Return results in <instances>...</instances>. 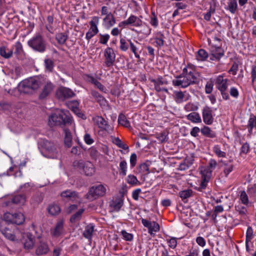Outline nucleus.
Segmentation results:
<instances>
[{
	"instance_id": "1",
	"label": "nucleus",
	"mask_w": 256,
	"mask_h": 256,
	"mask_svg": "<svg viewBox=\"0 0 256 256\" xmlns=\"http://www.w3.org/2000/svg\"><path fill=\"white\" fill-rule=\"evenodd\" d=\"M200 74L192 65H188L182 70V73L176 76L172 80L174 86L186 88L188 86L198 83Z\"/></svg>"
},
{
	"instance_id": "2",
	"label": "nucleus",
	"mask_w": 256,
	"mask_h": 256,
	"mask_svg": "<svg viewBox=\"0 0 256 256\" xmlns=\"http://www.w3.org/2000/svg\"><path fill=\"white\" fill-rule=\"evenodd\" d=\"M73 119L68 110H60L52 113L48 118V124L50 127L72 124Z\"/></svg>"
},
{
	"instance_id": "3",
	"label": "nucleus",
	"mask_w": 256,
	"mask_h": 256,
	"mask_svg": "<svg viewBox=\"0 0 256 256\" xmlns=\"http://www.w3.org/2000/svg\"><path fill=\"white\" fill-rule=\"evenodd\" d=\"M0 232L6 238L10 241L18 242L20 239L19 230L5 222H0Z\"/></svg>"
},
{
	"instance_id": "4",
	"label": "nucleus",
	"mask_w": 256,
	"mask_h": 256,
	"mask_svg": "<svg viewBox=\"0 0 256 256\" xmlns=\"http://www.w3.org/2000/svg\"><path fill=\"white\" fill-rule=\"evenodd\" d=\"M41 83V79L39 78H30L20 84L19 90L25 94L30 93L32 90H37Z\"/></svg>"
},
{
	"instance_id": "5",
	"label": "nucleus",
	"mask_w": 256,
	"mask_h": 256,
	"mask_svg": "<svg viewBox=\"0 0 256 256\" xmlns=\"http://www.w3.org/2000/svg\"><path fill=\"white\" fill-rule=\"evenodd\" d=\"M28 45L34 51L44 52L46 49V42L40 34H36L28 41Z\"/></svg>"
},
{
	"instance_id": "6",
	"label": "nucleus",
	"mask_w": 256,
	"mask_h": 256,
	"mask_svg": "<svg viewBox=\"0 0 256 256\" xmlns=\"http://www.w3.org/2000/svg\"><path fill=\"white\" fill-rule=\"evenodd\" d=\"M106 192V186L103 184H99L90 188L86 196V198L92 201L100 196H104Z\"/></svg>"
},
{
	"instance_id": "7",
	"label": "nucleus",
	"mask_w": 256,
	"mask_h": 256,
	"mask_svg": "<svg viewBox=\"0 0 256 256\" xmlns=\"http://www.w3.org/2000/svg\"><path fill=\"white\" fill-rule=\"evenodd\" d=\"M229 80L224 78L222 75L218 76L215 79V84L217 89L220 92L222 98L225 100L229 98V95L226 92Z\"/></svg>"
},
{
	"instance_id": "8",
	"label": "nucleus",
	"mask_w": 256,
	"mask_h": 256,
	"mask_svg": "<svg viewBox=\"0 0 256 256\" xmlns=\"http://www.w3.org/2000/svg\"><path fill=\"white\" fill-rule=\"evenodd\" d=\"M73 165L76 168L82 170L87 176H92L95 172V168L93 164L90 162H84L83 160H76L74 162Z\"/></svg>"
},
{
	"instance_id": "9",
	"label": "nucleus",
	"mask_w": 256,
	"mask_h": 256,
	"mask_svg": "<svg viewBox=\"0 0 256 256\" xmlns=\"http://www.w3.org/2000/svg\"><path fill=\"white\" fill-rule=\"evenodd\" d=\"M92 120L94 124L102 130H104L108 134H111L113 131V127L110 125L102 116H96L93 118Z\"/></svg>"
},
{
	"instance_id": "10",
	"label": "nucleus",
	"mask_w": 256,
	"mask_h": 256,
	"mask_svg": "<svg viewBox=\"0 0 256 256\" xmlns=\"http://www.w3.org/2000/svg\"><path fill=\"white\" fill-rule=\"evenodd\" d=\"M60 196L64 200L80 203L82 200L77 192L67 190L60 193Z\"/></svg>"
},
{
	"instance_id": "11",
	"label": "nucleus",
	"mask_w": 256,
	"mask_h": 256,
	"mask_svg": "<svg viewBox=\"0 0 256 256\" xmlns=\"http://www.w3.org/2000/svg\"><path fill=\"white\" fill-rule=\"evenodd\" d=\"M104 57L105 58L104 64L108 68H110L113 66L115 60L116 54L114 50L108 47L104 51Z\"/></svg>"
},
{
	"instance_id": "12",
	"label": "nucleus",
	"mask_w": 256,
	"mask_h": 256,
	"mask_svg": "<svg viewBox=\"0 0 256 256\" xmlns=\"http://www.w3.org/2000/svg\"><path fill=\"white\" fill-rule=\"evenodd\" d=\"M202 180L200 184L199 189H204L207 186L208 182L210 180L212 176V170H210L208 168H204L202 169L201 171Z\"/></svg>"
},
{
	"instance_id": "13",
	"label": "nucleus",
	"mask_w": 256,
	"mask_h": 256,
	"mask_svg": "<svg viewBox=\"0 0 256 256\" xmlns=\"http://www.w3.org/2000/svg\"><path fill=\"white\" fill-rule=\"evenodd\" d=\"M142 223L143 226L148 228V233L152 236H154V232H156L160 230V226L156 222H151L148 220L142 218Z\"/></svg>"
},
{
	"instance_id": "14",
	"label": "nucleus",
	"mask_w": 256,
	"mask_h": 256,
	"mask_svg": "<svg viewBox=\"0 0 256 256\" xmlns=\"http://www.w3.org/2000/svg\"><path fill=\"white\" fill-rule=\"evenodd\" d=\"M210 60H219L224 55V50L220 46H212L210 48Z\"/></svg>"
},
{
	"instance_id": "15",
	"label": "nucleus",
	"mask_w": 256,
	"mask_h": 256,
	"mask_svg": "<svg viewBox=\"0 0 256 256\" xmlns=\"http://www.w3.org/2000/svg\"><path fill=\"white\" fill-rule=\"evenodd\" d=\"M150 81L152 82L154 86V89L158 92H164L166 93L168 92V90L166 88H161V86L166 85L168 84V82L162 76H159L157 79H150Z\"/></svg>"
},
{
	"instance_id": "16",
	"label": "nucleus",
	"mask_w": 256,
	"mask_h": 256,
	"mask_svg": "<svg viewBox=\"0 0 256 256\" xmlns=\"http://www.w3.org/2000/svg\"><path fill=\"white\" fill-rule=\"evenodd\" d=\"M44 148L48 152V157L56 158L58 156V150L53 142L46 141L44 143Z\"/></svg>"
},
{
	"instance_id": "17",
	"label": "nucleus",
	"mask_w": 256,
	"mask_h": 256,
	"mask_svg": "<svg viewBox=\"0 0 256 256\" xmlns=\"http://www.w3.org/2000/svg\"><path fill=\"white\" fill-rule=\"evenodd\" d=\"M212 109L208 107L204 108L202 111V116L204 122L206 124H211L214 122L212 116Z\"/></svg>"
},
{
	"instance_id": "18",
	"label": "nucleus",
	"mask_w": 256,
	"mask_h": 256,
	"mask_svg": "<svg viewBox=\"0 0 256 256\" xmlns=\"http://www.w3.org/2000/svg\"><path fill=\"white\" fill-rule=\"evenodd\" d=\"M54 87V85L50 81L46 82L40 94V98L44 99L48 96L53 91Z\"/></svg>"
},
{
	"instance_id": "19",
	"label": "nucleus",
	"mask_w": 256,
	"mask_h": 256,
	"mask_svg": "<svg viewBox=\"0 0 256 256\" xmlns=\"http://www.w3.org/2000/svg\"><path fill=\"white\" fill-rule=\"evenodd\" d=\"M74 92L70 88L61 87L56 92V95L59 98L64 99L72 98L74 96Z\"/></svg>"
},
{
	"instance_id": "20",
	"label": "nucleus",
	"mask_w": 256,
	"mask_h": 256,
	"mask_svg": "<svg viewBox=\"0 0 256 256\" xmlns=\"http://www.w3.org/2000/svg\"><path fill=\"white\" fill-rule=\"evenodd\" d=\"M50 251V248L47 242L40 241L37 244L36 248V254L37 256L46 254Z\"/></svg>"
},
{
	"instance_id": "21",
	"label": "nucleus",
	"mask_w": 256,
	"mask_h": 256,
	"mask_svg": "<svg viewBox=\"0 0 256 256\" xmlns=\"http://www.w3.org/2000/svg\"><path fill=\"white\" fill-rule=\"evenodd\" d=\"M23 243L25 248L31 249L34 245V237L30 233L24 234L22 236Z\"/></svg>"
},
{
	"instance_id": "22",
	"label": "nucleus",
	"mask_w": 256,
	"mask_h": 256,
	"mask_svg": "<svg viewBox=\"0 0 256 256\" xmlns=\"http://www.w3.org/2000/svg\"><path fill=\"white\" fill-rule=\"evenodd\" d=\"M124 204V200L121 196L114 198L110 202V206L111 208L116 212H118Z\"/></svg>"
},
{
	"instance_id": "23",
	"label": "nucleus",
	"mask_w": 256,
	"mask_h": 256,
	"mask_svg": "<svg viewBox=\"0 0 256 256\" xmlns=\"http://www.w3.org/2000/svg\"><path fill=\"white\" fill-rule=\"evenodd\" d=\"M64 234V229L63 226V222H58L55 227L50 230V234L52 236L58 237Z\"/></svg>"
},
{
	"instance_id": "24",
	"label": "nucleus",
	"mask_w": 256,
	"mask_h": 256,
	"mask_svg": "<svg viewBox=\"0 0 256 256\" xmlns=\"http://www.w3.org/2000/svg\"><path fill=\"white\" fill-rule=\"evenodd\" d=\"M102 22L106 28H110L114 26L116 23V20L114 16L112 14H110L109 15L104 18Z\"/></svg>"
},
{
	"instance_id": "25",
	"label": "nucleus",
	"mask_w": 256,
	"mask_h": 256,
	"mask_svg": "<svg viewBox=\"0 0 256 256\" xmlns=\"http://www.w3.org/2000/svg\"><path fill=\"white\" fill-rule=\"evenodd\" d=\"M100 18L98 16H94L92 18L90 22V28L89 30L91 31L94 34H97L98 32V26L99 24Z\"/></svg>"
},
{
	"instance_id": "26",
	"label": "nucleus",
	"mask_w": 256,
	"mask_h": 256,
	"mask_svg": "<svg viewBox=\"0 0 256 256\" xmlns=\"http://www.w3.org/2000/svg\"><path fill=\"white\" fill-rule=\"evenodd\" d=\"M88 81L92 84H94L98 88L101 92L106 93L107 92L106 88L100 82H98L96 78L92 76H88Z\"/></svg>"
},
{
	"instance_id": "27",
	"label": "nucleus",
	"mask_w": 256,
	"mask_h": 256,
	"mask_svg": "<svg viewBox=\"0 0 256 256\" xmlns=\"http://www.w3.org/2000/svg\"><path fill=\"white\" fill-rule=\"evenodd\" d=\"M6 175L8 176H14L15 178L21 177L22 172L19 167L14 166L8 169Z\"/></svg>"
},
{
	"instance_id": "28",
	"label": "nucleus",
	"mask_w": 256,
	"mask_h": 256,
	"mask_svg": "<svg viewBox=\"0 0 256 256\" xmlns=\"http://www.w3.org/2000/svg\"><path fill=\"white\" fill-rule=\"evenodd\" d=\"M186 92H182V91L177 90L174 92L173 98L177 104L182 103L187 100V98H186L184 94Z\"/></svg>"
},
{
	"instance_id": "29",
	"label": "nucleus",
	"mask_w": 256,
	"mask_h": 256,
	"mask_svg": "<svg viewBox=\"0 0 256 256\" xmlns=\"http://www.w3.org/2000/svg\"><path fill=\"white\" fill-rule=\"evenodd\" d=\"M94 226L92 224H90L86 226L83 232L84 236L89 240H90L94 232Z\"/></svg>"
},
{
	"instance_id": "30",
	"label": "nucleus",
	"mask_w": 256,
	"mask_h": 256,
	"mask_svg": "<svg viewBox=\"0 0 256 256\" xmlns=\"http://www.w3.org/2000/svg\"><path fill=\"white\" fill-rule=\"evenodd\" d=\"M13 50L6 46H2L0 48V55L5 58H9L12 56Z\"/></svg>"
},
{
	"instance_id": "31",
	"label": "nucleus",
	"mask_w": 256,
	"mask_h": 256,
	"mask_svg": "<svg viewBox=\"0 0 256 256\" xmlns=\"http://www.w3.org/2000/svg\"><path fill=\"white\" fill-rule=\"evenodd\" d=\"M186 118L194 123H200L202 122L200 115L196 112H192L186 116Z\"/></svg>"
},
{
	"instance_id": "32",
	"label": "nucleus",
	"mask_w": 256,
	"mask_h": 256,
	"mask_svg": "<svg viewBox=\"0 0 256 256\" xmlns=\"http://www.w3.org/2000/svg\"><path fill=\"white\" fill-rule=\"evenodd\" d=\"M26 202V196L24 194H18L12 198V202L14 204L20 206L24 205Z\"/></svg>"
},
{
	"instance_id": "33",
	"label": "nucleus",
	"mask_w": 256,
	"mask_h": 256,
	"mask_svg": "<svg viewBox=\"0 0 256 256\" xmlns=\"http://www.w3.org/2000/svg\"><path fill=\"white\" fill-rule=\"evenodd\" d=\"M164 35L160 32H157L155 33L154 38L156 46L162 47L164 44Z\"/></svg>"
},
{
	"instance_id": "34",
	"label": "nucleus",
	"mask_w": 256,
	"mask_h": 256,
	"mask_svg": "<svg viewBox=\"0 0 256 256\" xmlns=\"http://www.w3.org/2000/svg\"><path fill=\"white\" fill-rule=\"evenodd\" d=\"M126 20L128 25L134 26H138L141 25L142 23V20L138 17L132 14L130 15Z\"/></svg>"
},
{
	"instance_id": "35",
	"label": "nucleus",
	"mask_w": 256,
	"mask_h": 256,
	"mask_svg": "<svg viewBox=\"0 0 256 256\" xmlns=\"http://www.w3.org/2000/svg\"><path fill=\"white\" fill-rule=\"evenodd\" d=\"M64 144L67 147L70 148L72 145V136L71 132L67 128H64Z\"/></svg>"
},
{
	"instance_id": "36",
	"label": "nucleus",
	"mask_w": 256,
	"mask_h": 256,
	"mask_svg": "<svg viewBox=\"0 0 256 256\" xmlns=\"http://www.w3.org/2000/svg\"><path fill=\"white\" fill-rule=\"evenodd\" d=\"M202 134L207 137L214 138L216 137V134L212 131L209 127L204 126L200 130Z\"/></svg>"
},
{
	"instance_id": "37",
	"label": "nucleus",
	"mask_w": 256,
	"mask_h": 256,
	"mask_svg": "<svg viewBox=\"0 0 256 256\" xmlns=\"http://www.w3.org/2000/svg\"><path fill=\"white\" fill-rule=\"evenodd\" d=\"M226 10H228L232 14H235L238 8L236 0H229L228 2Z\"/></svg>"
},
{
	"instance_id": "38",
	"label": "nucleus",
	"mask_w": 256,
	"mask_h": 256,
	"mask_svg": "<svg viewBox=\"0 0 256 256\" xmlns=\"http://www.w3.org/2000/svg\"><path fill=\"white\" fill-rule=\"evenodd\" d=\"M208 52L204 49H200L197 52L196 58L198 61H204L208 58Z\"/></svg>"
},
{
	"instance_id": "39",
	"label": "nucleus",
	"mask_w": 256,
	"mask_h": 256,
	"mask_svg": "<svg viewBox=\"0 0 256 256\" xmlns=\"http://www.w3.org/2000/svg\"><path fill=\"white\" fill-rule=\"evenodd\" d=\"M68 38V36L64 32H60L56 35V40L58 44L62 45L65 44Z\"/></svg>"
},
{
	"instance_id": "40",
	"label": "nucleus",
	"mask_w": 256,
	"mask_h": 256,
	"mask_svg": "<svg viewBox=\"0 0 256 256\" xmlns=\"http://www.w3.org/2000/svg\"><path fill=\"white\" fill-rule=\"evenodd\" d=\"M24 214L21 212H17L14 214V218L13 224H15L17 225L22 224L24 221Z\"/></svg>"
},
{
	"instance_id": "41",
	"label": "nucleus",
	"mask_w": 256,
	"mask_h": 256,
	"mask_svg": "<svg viewBox=\"0 0 256 256\" xmlns=\"http://www.w3.org/2000/svg\"><path fill=\"white\" fill-rule=\"evenodd\" d=\"M90 94L93 98L100 104H103L106 102L104 97L98 92L94 90H92Z\"/></svg>"
},
{
	"instance_id": "42",
	"label": "nucleus",
	"mask_w": 256,
	"mask_h": 256,
	"mask_svg": "<svg viewBox=\"0 0 256 256\" xmlns=\"http://www.w3.org/2000/svg\"><path fill=\"white\" fill-rule=\"evenodd\" d=\"M212 152L218 158H226V153L221 150L220 146L218 144L214 145L212 148Z\"/></svg>"
},
{
	"instance_id": "43",
	"label": "nucleus",
	"mask_w": 256,
	"mask_h": 256,
	"mask_svg": "<svg viewBox=\"0 0 256 256\" xmlns=\"http://www.w3.org/2000/svg\"><path fill=\"white\" fill-rule=\"evenodd\" d=\"M127 168H128V164L127 162L125 160H122L120 162L119 164V172L120 174L125 176L126 175V172H127Z\"/></svg>"
},
{
	"instance_id": "44",
	"label": "nucleus",
	"mask_w": 256,
	"mask_h": 256,
	"mask_svg": "<svg viewBox=\"0 0 256 256\" xmlns=\"http://www.w3.org/2000/svg\"><path fill=\"white\" fill-rule=\"evenodd\" d=\"M248 127L250 134L252 133V129L256 128V117L254 116H251L248 122Z\"/></svg>"
},
{
	"instance_id": "45",
	"label": "nucleus",
	"mask_w": 256,
	"mask_h": 256,
	"mask_svg": "<svg viewBox=\"0 0 256 256\" xmlns=\"http://www.w3.org/2000/svg\"><path fill=\"white\" fill-rule=\"evenodd\" d=\"M48 212L52 215H56L60 213V208L58 204H52L48 208Z\"/></svg>"
},
{
	"instance_id": "46",
	"label": "nucleus",
	"mask_w": 256,
	"mask_h": 256,
	"mask_svg": "<svg viewBox=\"0 0 256 256\" xmlns=\"http://www.w3.org/2000/svg\"><path fill=\"white\" fill-rule=\"evenodd\" d=\"M118 122L120 124L126 127L130 128V126L129 121L126 119L124 114H120L118 118Z\"/></svg>"
},
{
	"instance_id": "47",
	"label": "nucleus",
	"mask_w": 256,
	"mask_h": 256,
	"mask_svg": "<svg viewBox=\"0 0 256 256\" xmlns=\"http://www.w3.org/2000/svg\"><path fill=\"white\" fill-rule=\"evenodd\" d=\"M72 104H73L72 106V110L75 113L79 118H81L83 119L86 118L84 115L80 111L78 108V103L76 102H73Z\"/></svg>"
},
{
	"instance_id": "48",
	"label": "nucleus",
	"mask_w": 256,
	"mask_h": 256,
	"mask_svg": "<svg viewBox=\"0 0 256 256\" xmlns=\"http://www.w3.org/2000/svg\"><path fill=\"white\" fill-rule=\"evenodd\" d=\"M192 192H193L192 190L188 189L180 191L179 192V196L182 200L185 202H184V200L190 197L192 194Z\"/></svg>"
},
{
	"instance_id": "49",
	"label": "nucleus",
	"mask_w": 256,
	"mask_h": 256,
	"mask_svg": "<svg viewBox=\"0 0 256 256\" xmlns=\"http://www.w3.org/2000/svg\"><path fill=\"white\" fill-rule=\"evenodd\" d=\"M126 181L128 184L132 185L138 186L140 184V182L138 180L136 177L132 174H130L128 176Z\"/></svg>"
},
{
	"instance_id": "50",
	"label": "nucleus",
	"mask_w": 256,
	"mask_h": 256,
	"mask_svg": "<svg viewBox=\"0 0 256 256\" xmlns=\"http://www.w3.org/2000/svg\"><path fill=\"white\" fill-rule=\"evenodd\" d=\"M14 54L16 56H19L23 53L24 50L20 42H16L14 46Z\"/></svg>"
},
{
	"instance_id": "51",
	"label": "nucleus",
	"mask_w": 256,
	"mask_h": 256,
	"mask_svg": "<svg viewBox=\"0 0 256 256\" xmlns=\"http://www.w3.org/2000/svg\"><path fill=\"white\" fill-rule=\"evenodd\" d=\"M113 142L118 148L126 150L128 148V146L124 144L118 138H114L113 139Z\"/></svg>"
},
{
	"instance_id": "52",
	"label": "nucleus",
	"mask_w": 256,
	"mask_h": 256,
	"mask_svg": "<svg viewBox=\"0 0 256 256\" xmlns=\"http://www.w3.org/2000/svg\"><path fill=\"white\" fill-rule=\"evenodd\" d=\"M198 108V106L192 102H188L184 106V110L188 112H195V111L197 110Z\"/></svg>"
},
{
	"instance_id": "53",
	"label": "nucleus",
	"mask_w": 256,
	"mask_h": 256,
	"mask_svg": "<svg viewBox=\"0 0 256 256\" xmlns=\"http://www.w3.org/2000/svg\"><path fill=\"white\" fill-rule=\"evenodd\" d=\"M224 174L225 176H228L230 172H231L233 170L234 166L233 164H228L226 162L224 163Z\"/></svg>"
},
{
	"instance_id": "54",
	"label": "nucleus",
	"mask_w": 256,
	"mask_h": 256,
	"mask_svg": "<svg viewBox=\"0 0 256 256\" xmlns=\"http://www.w3.org/2000/svg\"><path fill=\"white\" fill-rule=\"evenodd\" d=\"M44 65L46 70L52 72L54 66V62L50 58H46L44 60Z\"/></svg>"
},
{
	"instance_id": "55",
	"label": "nucleus",
	"mask_w": 256,
	"mask_h": 256,
	"mask_svg": "<svg viewBox=\"0 0 256 256\" xmlns=\"http://www.w3.org/2000/svg\"><path fill=\"white\" fill-rule=\"evenodd\" d=\"M129 46V42H126L125 39L122 38L120 40V48L122 51H126L128 49Z\"/></svg>"
},
{
	"instance_id": "56",
	"label": "nucleus",
	"mask_w": 256,
	"mask_h": 256,
	"mask_svg": "<svg viewBox=\"0 0 256 256\" xmlns=\"http://www.w3.org/2000/svg\"><path fill=\"white\" fill-rule=\"evenodd\" d=\"M253 238V230L252 227L248 226L246 232V242H250Z\"/></svg>"
},
{
	"instance_id": "57",
	"label": "nucleus",
	"mask_w": 256,
	"mask_h": 256,
	"mask_svg": "<svg viewBox=\"0 0 256 256\" xmlns=\"http://www.w3.org/2000/svg\"><path fill=\"white\" fill-rule=\"evenodd\" d=\"M84 212V209L79 210L76 214H74V215L72 216L70 218L71 222H73L79 220Z\"/></svg>"
},
{
	"instance_id": "58",
	"label": "nucleus",
	"mask_w": 256,
	"mask_h": 256,
	"mask_svg": "<svg viewBox=\"0 0 256 256\" xmlns=\"http://www.w3.org/2000/svg\"><path fill=\"white\" fill-rule=\"evenodd\" d=\"M14 218V214H11L10 212H6L4 215V220H2V222H10V223L13 224Z\"/></svg>"
},
{
	"instance_id": "59",
	"label": "nucleus",
	"mask_w": 256,
	"mask_h": 256,
	"mask_svg": "<svg viewBox=\"0 0 256 256\" xmlns=\"http://www.w3.org/2000/svg\"><path fill=\"white\" fill-rule=\"evenodd\" d=\"M240 200L245 205H247L248 203V198L245 191H242L240 193Z\"/></svg>"
},
{
	"instance_id": "60",
	"label": "nucleus",
	"mask_w": 256,
	"mask_h": 256,
	"mask_svg": "<svg viewBox=\"0 0 256 256\" xmlns=\"http://www.w3.org/2000/svg\"><path fill=\"white\" fill-rule=\"evenodd\" d=\"M121 234L124 240L127 241H132L133 240V235L130 233L127 232L126 230H122Z\"/></svg>"
},
{
	"instance_id": "61",
	"label": "nucleus",
	"mask_w": 256,
	"mask_h": 256,
	"mask_svg": "<svg viewBox=\"0 0 256 256\" xmlns=\"http://www.w3.org/2000/svg\"><path fill=\"white\" fill-rule=\"evenodd\" d=\"M140 172L143 173L144 174H146L150 173L148 166L147 164L143 163L141 164L140 166Z\"/></svg>"
},
{
	"instance_id": "62",
	"label": "nucleus",
	"mask_w": 256,
	"mask_h": 256,
	"mask_svg": "<svg viewBox=\"0 0 256 256\" xmlns=\"http://www.w3.org/2000/svg\"><path fill=\"white\" fill-rule=\"evenodd\" d=\"M250 150V144L248 142L244 143L240 148V154H247Z\"/></svg>"
},
{
	"instance_id": "63",
	"label": "nucleus",
	"mask_w": 256,
	"mask_h": 256,
	"mask_svg": "<svg viewBox=\"0 0 256 256\" xmlns=\"http://www.w3.org/2000/svg\"><path fill=\"white\" fill-rule=\"evenodd\" d=\"M100 38L99 40V42L103 44H106L108 41V40L110 38V36L108 34H100Z\"/></svg>"
},
{
	"instance_id": "64",
	"label": "nucleus",
	"mask_w": 256,
	"mask_h": 256,
	"mask_svg": "<svg viewBox=\"0 0 256 256\" xmlns=\"http://www.w3.org/2000/svg\"><path fill=\"white\" fill-rule=\"evenodd\" d=\"M84 138L85 142L87 144H92L94 142V139L89 134L86 133L84 136Z\"/></svg>"
}]
</instances>
